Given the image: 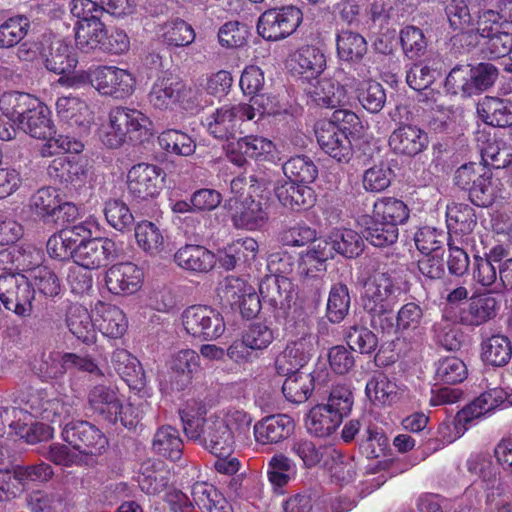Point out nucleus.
<instances>
[{"instance_id":"obj_41","label":"nucleus","mask_w":512,"mask_h":512,"mask_svg":"<svg viewBox=\"0 0 512 512\" xmlns=\"http://www.w3.org/2000/svg\"><path fill=\"white\" fill-rule=\"evenodd\" d=\"M50 109L40 100L38 105L26 114L18 124L19 127L33 138H47L55 134Z\"/></svg>"},{"instance_id":"obj_63","label":"nucleus","mask_w":512,"mask_h":512,"mask_svg":"<svg viewBox=\"0 0 512 512\" xmlns=\"http://www.w3.org/2000/svg\"><path fill=\"white\" fill-rule=\"evenodd\" d=\"M283 172L288 178L287 181L294 183H312L318 175V170L308 157L296 156L289 159L283 165Z\"/></svg>"},{"instance_id":"obj_14","label":"nucleus","mask_w":512,"mask_h":512,"mask_svg":"<svg viewBox=\"0 0 512 512\" xmlns=\"http://www.w3.org/2000/svg\"><path fill=\"white\" fill-rule=\"evenodd\" d=\"M35 291L22 274L0 276V301L4 307L21 317L29 316Z\"/></svg>"},{"instance_id":"obj_7","label":"nucleus","mask_w":512,"mask_h":512,"mask_svg":"<svg viewBox=\"0 0 512 512\" xmlns=\"http://www.w3.org/2000/svg\"><path fill=\"white\" fill-rule=\"evenodd\" d=\"M396 287L391 276L376 271L364 282L362 301L364 309L371 314V323L383 331L392 328L391 309Z\"/></svg>"},{"instance_id":"obj_36","label":"nucleus","mask_w":512,"mask_h":512,"mask_svg":"<svg viewBox=\"0 0 512 512\" xmlns=\"http://www.w3.org/2000/svg\"><path fill=\"white\" fill-rule=\"evenodd\" d=\"M174 259L181 268L199 273L209 272L217 262L214 253L200 245H186L180 248Z\"/></svg>"},{"instance_id":"obj_57","label":"nucleus","mask_w":512,"mask_h":512,"mask_svg":"<svg viewBox=\"0 0 512 512\" xmlns=\"http://www.w3.org/2000/svg\"><path fill=\"white\" fill-rule=\"evenodd\" d=\"M336 44L338 56L343 61H359L367 52L365 38L356 32L348 30L340 32Z\"/></svg>"},{"instance_id":"obj_22","label":"nucleus","mask_w":512,"mask_h":512,"mask_svg":"<svg viewBox=\"0 0 512 512\" xmlns=\"http://www.w3.org/2000/svg\"><path fill=\"white\" fill-rule=\"evenodd\" d=\"M116 254V244L108 238H93L79 243L73 254L75 264L85 269H98Z\"/></svg>"},{"instance_id":"obj_33","label":"nucleus","mask_w":512,"mask_h":512,"mask_svg":"<svg viewBox=\"0 0 512 512\" xmlns=\"http://www.w3.org/2000/svg\"><path fill=\"white\" fill-rule=\"evenodd\" d=\"M57 116L69 125L87 128L93 121V111L88 103L76 96H62L56 100Z\"/></svg>"},{"instance_id":"obj_13","label":"nucleus","mask_w":512,"mask_h":512,"mask_svg":"<svg viewBox=\"0 0 512 512\" xmlns=\"http://www.w3.org/2000/svg\"><path fill=\"white\" fill-rule=\"evenodd\" d=\"M228 159L242 167L248 159L259 162H276L279 159L275 143L263 136L247 135L231 141L226 147Z\"/></svg>"},{"instance_id":"obj_60","label":"nucleus","mask_w":512,"mask_h":512,"mask_svg":"<svg viewBox=\"0 0 512 512\" xmlns=\"http://www.w3.org/2000/svg\"><path fill=\"white\" fill-rule=\"evenodd\" d=\"M499 191L498 180H494L491 171L487 169L485 175L470 187L469 197L475 205L486 207L495 201Z\"/></svg>"},{"instance_id":"obj_9","label":"nucleus","mask_w":512,"mask_h":512,"mask_svg":"<svg viewBox=\"0 0 512 512\" xmlns=\"http://www.w3.org/2000/svg\"><path fill=\"white\" fill-rule=\"evenodd\" d=\"M89 408L103 420L126 428H133L140 419L138 410L131 404H124L123 396L116 387L97 385L88 394Z\"/></svg>"},{"instance_id":"obj_40","label":"nucleus","mask_w":512,"mask_h":512,"mask_svg":"<svg viewBox=\"0 0 512 512\" xmlns=\"http://www.w3.org/2000/svg\"><path fill=\"white\" fill-rule=\"evenodd\" d=\"M169 475L161 461L148 459L141 464L137 481L142 491L155 495L165 489Z\"/></svg>"},{"instance_id":"obj_54","label":"nucleus","mask_w":512,"mask_h":512,"mask_svg":"<svg viewBox=\"0 0 512 512\" xmlns=\"http://www.w3.org/2000/svg\"><path fill=\"white\" fill-rule=\"evenodd\" d=\"M30 20L24 15H14L0 24V48L18 45L28 34Z\"/></svg>"},{"instance_id":"obj_59","label":"nucleus","mask_w":512,"mask_h":512,"mask_svg":"<svg viewBox=\"0 0 512 512\" xmlns=\"http://www.w3.org/2000/svg\"><path fill=\"white\" fill-rule=\"evenodd\" d=\"M296 464L284 454H275L268 463V479L274 487H283L295 479Z\"/></svg>"},{"instance_id":"obj_45","label":"nucleus","mask_w":512,"mask_h":512,"mask_svg":"<svg viewBox=\"0 0 512 512\" xmlns=\"http://www.w3.org/2000/svg\"><path fill=\"white\" fill-rule=\"evenodd\" d=\"M111 363L115 371L132 388L140 389L144 386V373L140 362L125 349L113 352Z\"/></svg>"},{"instance_id":"obj_26","label":"nucleus","mask_w":512,"mask_h":512,"mask_svg":"<svg viewBox=\"0 0 512 512\" xmlns=\"http://www.w3.org/2000/svg\"><path fill=\"white\" fill-rule=\"evenodd\" d=\"M295 429L294 420L286 414L267 416L253 427L255 441L261 445L276 444L288 438Z\"/></svg>"},{"instance_id":"obj_8","label":"nucleus","mask_w":512,"mask_h":512,"mask_svg":"<svg viewBox=\"0 0 512 512\" xmlns=\"http://www.w3.org/2000/svg\"><path fill=\"white\" fill-rule=\"evenodd\" d=\"M286 331L291 340L276 360V368L279 373H289L303 367L315 349L316 337L312 334L305 317H302V313H299L297 320L289 319L287 321Z\"/></svg>"},{"instance_id":"obj_47","label":"nucleus","mask_w":512,"mask_h":512,"mask_svg":"<svg viewBox=\"0 0 512 512\" xmlns=\"http://www.w3.org/2000/svg\"><path fill=\"white\" fill-rule=\"evenodd\" d=\"M38 100V98L27 93H4L0 98V110L8 120L19 124L31 108L38 105Z\"/></svg>"},{"instance_id":"obj_10","label":"nucleus","mask_w":512,"mask_h":512,"mask_svg":"<svg viewBox=\"0 0 512 512\" xmlns=\"http://www.w3.org/2000/svg\"><path fill=\"white\" fill-rule=\"evenodd\" d=\"M197 100L198 91L171 74L157 77L148 93L150 105L161 111L188 110Z\"/></svg>"},{"instance_id":"obj_17","label":"nucleus","mask_w":512,"mask_h":512,"mask_svg":"<svg viewBox=\"0 0 512 512\" xmlns=\"http://www.w3.org/2000/svg\"><path fill=\"white\" fill-rule=\"evenodd\" d=\"M34 418L31 413L21 408H0V420L7 423L27 443L35 444L51 439L54 434L53 426L35 423Z\"/></svg>"},{"instance_id":"obj_30","label":"nucleus","mask_w":512,"mask_h":512,"mask_svg":"<svg viewBox=\"0 0 512 512\" xmlns=\"http://www.w3.org/2000/svg\"><path fill=\"white\" fill-rule=\"evenodd\" d=\"M31 414L35 418H40L50 424L61 425L67 419L72 411V406L57 397H50L46 394H39L28 401Z\"/></svg>"},{"instance_id":"obj_49","label":"nucleus","mask_w":512,"mask_h":512,"mask_svg":"<svg viewBox=\"0 0 512 512\" xmlns=\"http://www.w3.org/2000/svg\"><path fill=\"white\" fill-rule=\"evenodd\" d=\"M365 394L374 405L386 406L399 399V388L386 375L379 373L367 382Z\"/></svg>"},{"instance_id":"obj_12","label":"nucleus","mask_w":512,"mask_h":512,"mask_svg":"<svg viewBox=\"0 0 512 512\" xmlns=\"http://www.w3.org/2000/svg\"><path fill=\"white\" fill-rule=\"evenodd\" d=\"M181 319L187 334L205 341L220 338L226 330L222 314L209 306H191L183 311Z\"/></svg>"},{"instance_id":"obj_43","label":"nucleus","mask_w":512,"mask_h":512,"mask_svg":"<svg viewBox=\"0 0 512 512\" xmlns=\"http://www.w3.org/2000/svg\"><path fill=\"white\" fill-rule=\"evenodd\" d=\"M477 113L491 126L504 127L512 123V103L507 100L487 96L478 103Z\"/></svg>"},{"instance_id":"obj_16","label":"nucleus","mask_w":512,"mask_h":512,"mask_svg":"<svg viewBox=\"0 0 512 512\" xmlns=\"http://www.w3.org/2000/svg\"><path fill=\"white\" fill-rule=\"evenodd\" d=\"M165 177V172L157 165L136 164L127 173L128 192L140 200L154 198L162 190Z\"/></svg>"},{"instance_id":"obj_35","label":"nucleus","mask_w":512,"mask_h":512,"mask_svg":"<svg viewBox=\"0 0 512 512\" xmlns=\"http://www.w3.org/2000/svg\"><path fill=\"white\" fill-rule=\"evenodd\" d=\"M311 243V246L300 256L298 262L300 273L306 275H312L315 271L323 270L325 262L335 255L329 235L325 238H317L316 236Z\"/></svg>"},{"instance_id":"obj_28","label":"nucleus","mask_w":512,"mask_h":512,"mask_svg":"<svg viewBox=\"0 0 512 512\" xmlns=\"http://www.w3.org/2000/svg\"><path fill=\"white\" fill-rule=\"evenodd\" d=\"M138 248L149 256H162L170 252V242L164 231L154 222L139 221L134 228Z\"/></svg>"},{"instance_id":"obj_58","label":"nucleus","mask_w":512,"mask_h":512,"mask_svg":"<svg viewBox=\"0 0 512 512\" xmlns=\"http://www.w3.org/2000/svg\"><path fill=\"white\" fill-rule=\"evenodd\" d=\"M512 355L509 339L503 335H493L482 344V359L493 366H503Z\"/></svg>"},{"instance_id":"obj_62","label":"nucleus","mask_w":512,"mask_h":512,"mask_svg":"<svg viewBox=\"0 0 512 512\" xmlns=\"http://www.w3.org/2000/svg\"><path fill=\"white\" fill-rule=\"evenodd\" d=\"M243 342L253 352L266 350L275 340V331L264 322L251 323L242 333Z\"/></svg>"},{"instance_id":"obj_2","label":"nucleus","mask_w":512,"mask_h":512,"mask_svg":"<svg viewBox=\"0 0 512 512\" xmlns=\"http://www.w3.org/2000/svg\"><path fill=\"white\" fill-rule=\"evenodd\" d=\"M367 127L352 111L337 110L332 120L320 121L315 134L321 149L337 161H348L353 152V141L362 138Z\"/></svg>"},{"instance_id":"obj_46","label":"nucleus","mask_w":512,"mask_h":512,"mask_svg":"<svg viewBox=\"0 0 512 512\" xmlns=\"http://www.w3.org/2000/svg\"><path fill=\"white\" fill-rule=\"evenodd\" d=\"M489 0H451L446 8L450 26L456 31H470L472 27L471 12L482 10Z\"/></svg>"},{"instance_id":"obj_6","label":"nucleus","mask_w":512,"mask_h":512,"mask_svg":"<svg viewBox=\"0 0 512 512\" xmlns=\"http://www.w3.org/2000/svg\"><path fill=\"white\" fill-rule=\"evenodd\" d=\"M353 406V395L346 386H335L326 403L315 405L308 412L305 425L307 431L317 437L331 435L342 423Z\"/></svg>"},{"instance_id":"obj_39","label":"nucleus","mask_w":512,"mask_h":512,"mask_svg":"<svg viewBox=\"0 0 512 512\" xmlns=\"http://www.w3.org/2000/svg\"><path fill=\"white\" fill-rule=\"evenodd\" d=\"M158 38L166 45L184 47L192 44L196 34L193 27L181 18H170L156 28Z\"/></svg>"},{"instance_id":"obj_48","label":"nucleus","mask_w":512,"mask_h":512,"mask_svg":"<svg viewBox=\"0 0 512 512\" xmlns=\"http://www.w3.org/2000/svg\"><path fill=\"white\" fill-rule=\"evenodd\" d=\"M105 37V26L100 19L78 21L76 24L75 41L79 49L84 52L101 49Z\"/></svg>"},{"instance_id":"obj_56","label":"nucleus","mask_w":512,"mask_h":512,"mask_svg":"<svg viewBox=\"0 0 512 512\" xmlns=\"http://www.w3.org/2000/svg\"><path fill=\"white\" fill-rule=\"evenodd\" d=\"M335 254L354 258L362 252L363 240L360 235L348 228H335L329 233Z\"/></svg>"},{"instance_id":"obj_64","label":"nucleus","mask_w":512,"mask_h":512,"mask_svg":"<svg viewBox=\"0 0 512 512\" xmlns=\"http://www.w3.org/2000/svg\"><path fill=\"white\" fill-rule=\"evenodd\" d=\"M194 500L206 512H233L226 498L212 486L197 485Z\"/></svg>"},{"instance_id":"obj_37","label":"nucleus","mask_w":512,"mask_h":512,"mask_svg":"<svg viewBox=\"0 0 512 512\" xmlns=\"http://www.w3.org/2000/svg\"><path fill=\"white\" fill-rule=\"evenodd\" d=\"M43 62L47 70L60 76L64 72L75 69L78 64L72 48L59 39L49 40L46 51L43 53Z\"/></svg>"},{"instance_id":"obj_34","label":"nucleus","mask_w":512,"mask_h":512,"mask_svg":"<svg viewBox=\"0 0 512 512\" xmlns=\"http://www.w3.org/2000/svg\"><path fill=\"white\" fill-rule=\"evenodd\" d=\"M262 300L275 308L285 309L293 299L292 283L286 276H266L259 284Z\"/></svg>"},{"instance_id":"obj_55","label":"nucleus","mask_w":512,"mask_h":512,"mask_svg":"<svg viewBox=\"0 0 512 512\" xmlns=\"http://www.w3.org/2000/svg\"><path fill=\"white\" fill-rule=\"evenodd\" d=\"M447 228L455 234H468L476 225L474 211L466 204L452 203L446 210Z\"/></svg>"},{"instance_id":"obj_50","label":"nucleus","mask_w":512,"mask_h":512,"mask_svg":"<svg viewBox=\"0 0 512 512\" xmlns=\"http://www.w3.org/2000/svg\"><path fill=\"white\" fill-rule=\"evenodd\" d=\"M161 149L177 156L188 157L196 150V141L189 134L178 129H166L158 136Z\"/></svg>"},{"instance_id":"obj_4","label":"nucleus","mask_w":512,"mask_h":512,"mask_svg":"<svg viewBox=\"0 0 512 512\" xmlns=\"http://www.w3.org/2000/svg\"><path fill=\"white\" fill-rule=\"evenodd\" d=\"M155 133L154 123L141 110L117 106L108 113V118L99 129V138L108 148H119L129 138L145 142Z\"/></svg>"},{"instance_id":"obj_11","label":"nucleus","mask_w":512,"mask_h":512,"mask_svg":"<svg viewBox=\"0 0 512 512\" xmlns=\"http://www.w3.org/2000/svg\"><path fill=\"white\" fill-rule=\"evenodd\" d=\"M303 20V13L295 5L268 9L257 21V33L267 41H279L293 34Z\"/></svg>"},{"instance_id":"obj_32","label":"nucleus","mask_w":512,"mask_h":512,"mask_svg":"<svg viewBox=\"0 0 512 512\" xmlns=\"http://www.w3.org/2000/svg\"><path fill=\"white\" fill-rule=\"evenodd\" d=\"M288 65L298 74L318 76L326 68V56L317 46L303 45L290 54Z\"/></svg>"},{"instance_id":"obj_21","label":"nucleus","mask_w":512,"mask_h":512,"mask_svg":"<svg viewBox=\"0 0 512 512\" xmlns=\"http://www.w3.org/2000/svg\"><path fill=\"white\" fill-rule=\"evenodd\" d=\"M144 274L141 268L131 262L111 266L105 275L107 289L115 295H131L142 286Z\"/></svg>"},{"instance_id":"obj_24","label":"nucleus","mask_w":512,"mask_h":512,"mask_svg":"<svg viewBox=\"0 0 512 512\" xmlns=\"http://www.w3.org/2000/svg\"><path fill=\"white\" fill-rule=\"evenodd\" d=\"M505 390L502 388H493L475 398L472 402L461 409L456 418L462 424L466 431L475 424L476 421L486 416L496 408L503 405Z\"/></svg>"},{"instance_id":"obj_27","label":"nucleus","mask_w":512,"mask_h":512,"mask_svg":"<svg viewBox=\"0 0 512 512\" xmlns=\"http://www.w3.org/2000/svg\"><path fill=\"white\" fill-rule=\"evenodd\" d=\"M429 144L428 134L416 125L403 124L396 128L389 138L391 149L398 154L415 156Z\"/></svg>"},{"instance_id":"obj_19","label":"nucleus","mask_w":512,"mask_h":512,"mask_svg":"<svg viewBox=\"0 0 512 512\" xmlns=\"http://www.w3.org/2000/svg\"><path fill=\"white\" fill-rule=\"evenodd\" d=\"M286 375L282 385V392L285 398L293 403H303L311 395L315 385H325L328 382V372L315 370L313 373H305L299 370H292Z\"/></svg>"},{"instance_id":"obj_61","label":"nucleus","mask_w":512,"mask_h":512,"mask_svg":"<svg viewBox=\"0 0 512 512\" xmlns=\"http://www.w3.org/2000/svg\"><path fill=\"white\" fill-rule=\"evenodd\" d=\"M357 98L363 108L372 113L379 112L386 102L382 85L373 80H364L357 85Z\"/></svg>"},{"instance_id":"obj_31","label":"nucleus","mask_w":512,"mask_h":512,"mask_svg":"<svg viewBox=\"0 0 512 512\" xmlns=\"http://www.w3.org/2000/svg\"><path fill=\"white\" fill-rule=\"evenodd\" d=\"M95 323L99 331L112 339L121 338L128 329V319L119 307L99 302L95 306Z\"/></svg>"},{"instance_id":"obj_20","label":"nucleus","mask_w":512,"mask_h":512,"mask_svg":"<svg viewBox=\"0 0 512 512\" xmlns=\"http://www.w3.org/2000/svg\"><path fill=\"white\" fill-rule=\"evenodd\" d=\"M50 178L75 189L86 185L89 180V166L83 157H59L50 162L47 167Z\"/></svg>"},{"instance_id":"obj_5","label":"nucleus","mask_w":512,"mask_h":512,"mask_svg":"<svg viewBox=\"0 0 512 512\" xmlns=\"http://www.w3.org/2000/svg\"><path fill=\"white\" fill-rule=\"evenodd\" d=\"M251 181L247 194L229 199L227 207L235 227L256 231L268 222L270 193L266 182Z\"/></svg>"},{"instance_id":"obj_52","label":"nucleus","mask_w":512,"mask_h":512,"mask_svg":"<svg viewBox=\"0 0 512 512\" xmlns=\"http://www.w3.org/2000/svg\"><path fill=\"white\" fill-rule=\"evenodd\" d=\"M372 216L398 228L400 224L408 220L409 209L402 200L383 198L375 202Z\"/></svg>"},{"instance_id":"obj_3","label":"nucleus","mask_w":512,"mask_h":512,"mask_svg":"<svg viewBox=\"0 0 512 512\" xmlns=\"http://www.w3.org/2000/svg\"><path fill=\"white\" fill-rule=\"evenodd\" d=\"M62 436L69 446L52 447L50 457L53 462L63 466L84 463L87 456L101 454L108 444L105 435L86 421L67 424L63 429Z\"/></svg>"},{"instance_id":"obj_44","label":"nucleus","mask_w":512,"mask_h":512,"mask_svg":"<svg viewBox=\"0 0 512 512\" xmlns=\"http://www.w3.org/2000/svg\"><path fill=\"white\" fill-rule=\"evenodd\" d=\"M66 326L79 340L92 343L96 339V323L88 310L81 305H71L66 314Z\"/></svg>"},{"instance_id":"obj_25","label":"nucleus","mask_w":512,"mask_h":512,"mask_svg":"<svg viewBox=\"0 0 512 512\" xmlns=\"http://www.w3.org/2000/svg\"><path fill=\"white\" fill-rule=\"evenodd\" d=\"M505 390L502 388H493L475 398L472 402L461 409L456 418L462 424L466 431L475 424L476 421L486 416L496 408L503 405Z\"/></svg>"},{"instance_id":"obj_29","label":"nucleus","mask_w":512,"mask_h":512,"mask_svg":"<svg viewBox=\"0 0 512 512\" xmlns=\"http://www.w3.org/2000/svg\"><path fill=\"white\" fill-rule=\"evenodd\" d=\"M306 90L317 105L326 108H336L349 102L345 86L335 77H323L311 83Z\"/></svg>"},{"instance_id":"obj_1","label":"nucleus","mask_w":512,"mask_h":512,"mask_svg":"<svg viewBox=\"0 0 512 512\" xmlns=\"http://www.w3.org/2000/svg\"><path fill=\"white\" fill-rule=\"evenodd\" d=\"M186 436L200 443L215 456L231 454L236 447V433L248 430L252 417L236 407L221 409L206 416L203 407L186 409L181 415Z\"/></svg>"},{"instance_id":"obj_38","label":"nucleus","mask_w":512,"mask_h":512,"mask_svg":"<svg viewBox=\"0 0 512 512\" xmlns=\"http://www.w3.org/2000/svg\"><path fill=\"white\" fill-rule=\"evenodd\" d=\"M199 360V355L192 349H183L176 353L172 358L171 368L179 374L180 380L171 383H168L166 379L161 380V390L170 393L174 390L183 389L190 379V374L198 369Z\"/></svg>"},{"instance_id":"obj_51","label":"nucleus","mask_w":512,"mask_h":512,"mask_svg":"<svg viewBox=\"0 0 512 512\" xmlns=\"http://www.w3.org/2000/svg\"><path fill=\"white\" fill-rule=\"evenodd\" d=\"M152 447L155 453L175 461L181 457L183 442L177 429L162 426L154 435Z\"/></svg>"},{"instance_id":"obj_15","label":"nucleus","mask_w":512,"mask_h":512,"mask_svg":"<svg viewBox=\"0 0 512 512\" xmlns=\"http://www.w3.org/2000/svg\"><path fill=\"white\" fill-rule=\"evenodd\" d=\"M93 88L102 96L123 100L136 87V78L128 70L116 66H95Z\"/></svg>"},{"instance_id":"obj_18","label":"nucleus","mask_w":512,"mask_h":512,"mask_svg":"<svg viewBox=\"0 0 512 512\" xmlns=\"http://www.w3.org/2000/svg\"><path fill=\"white\" fill-rule=\"evenodd\" d=\"M252 116V108L247 105L229 104L216 109L205 121L208 132L218 139H228L234 135L240 123Z\"/></svg>"},{"instance_id":"obj_23","label":"nucleus","mask_w":512,"mask_h":512,"mask_svg":"<svg viewBox=\"0 0 512 512\" xmlns=\"http://www.w3.org/2000/svg\"><path fill=\"white\" fill-rule=\"evenodd\" d=\"M499 308L500 303L495 296L488 293L474 295L467 306L461 309L456 320L465 326L478 327L493 320Z\"/></svg>"},{"instance_id":"obj_42","label":"nucleus","mask_w":512,"mask_h":512,"mask_svg":"<svg viewBox=\"0 0 512 512\" xmlns=\"http://www.w3.org/2000/svg\"><path fill=\"white\" fill-rule=\"evenodd\" d=\"M275 194L283 206L292 210L306 209L314 202L312 188L293 181H284V183L277 185Z\"/></svg>"},{"instance_id":"obj_53","label":"nucleus","mask_w":512,"mask_h":512,"mask_svg":"<svg viewBox=\"0 0 512 512\" xmlns=\"http://www.w3.org/2000/svg\"><path fill=\"white\" fill-rule=\"evenodd\" d=\"M365 228V237L372 245L376 247H385L394 244L399 235L398 228L388 225L383 220H377L375 217H365L362 220Z\"/></svg>"}]
</instances>
